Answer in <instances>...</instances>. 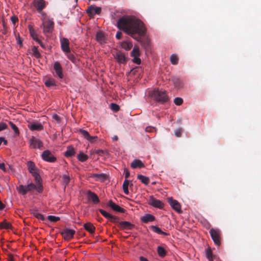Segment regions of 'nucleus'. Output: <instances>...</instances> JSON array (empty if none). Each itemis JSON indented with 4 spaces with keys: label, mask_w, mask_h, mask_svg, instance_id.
I'll return each mask as SVG.
<instances>
[{
    "label": "nucleus",
    "mask_w": 261,
    "mask_h": 261,
    "mask_svg": "<svg viewBox=\"0 0 261 261\" xmlns=\"http://www.w3.org/2000/svg\"><path fill=\"white\" fill-rule=\"evenodd\" d=\"M117 27L137 41H140L146 32L144 23L133 16L121 17L117 22Z\"/></svg>",
    "instance_id": "f257e3e1"
},
{
    "label": "nucleus",
    "mask_w": 261,
    "mask_h": 261,
    "mask_svg": "<svg viewBox=\"0 0 261 261\" xmlns=\"http://www.w3.org/2000/svg\"><path fill=\"white\" fill-rule=\"evenodd\" d=\"M149 96L156 101L164 103L168 101L169 98L165 90L158 89L149 92Z\"/></svg>",
    "instance_id": "f03ea898"
},
{
    "label": "nucleus",
    "mask_w": 261,
    "mask_h": 261,
    "mask_svg": "<svg viewBox=\"0 0 261 261\" xmlns=\"http://www.w3.org/2000/svg\"><path fill=\"white\" fill-rule=\"evenodd\" d=\"M42 21V25L43 27V32L45 35L47 34H51L54 31V22L53 20L46 19L43 17L41 19Z\"/></svg>",
    "instance_id": "7ed1b4c3"
},
{
    "label": "nucleus",
    "mask_w": 261,
    "mask_h": 261,
    "mask_svg": "<svg viewBox=\"0 0 261 261\" xmlns=\"http://www.w3.org/2000/svg\"><path fill=\"white\" fill-rule=\"evenodd\" d=\"M27 167L30 173H31L32 176L35 178L36 182H39L41 180V177L37 172V169L34 163L32 161L28 162Z\"/></svg>",
    "instance_id": "20e7f679"
},
{
    "label": "nucleus",
    "mask_w": 261,
    "mask_h": 261,
    "mask_svg": "<svg viewBox=\"0 0 261 261\" xmlns=\"http://www.w3.org/2000/svg\"><path fill=\"white\" fill-rule=\"evenodd\" d=\"M210 234L215 244L220 246L221 244V231L218 229L212 228L210 230Z\"/></svg>",
    "instance_id": "39448f33"
},
{
    "label": "nucleus",
    "mask_w": 261,
    "mask_h": 261,
    "mask_svg": "<svg viewBox=\"0 0 261 261\" xmlns=\"http://www.w3.org/2000/svg\"><path fill=\"white\" fill-rule=\"evenodd\" d=\"M75 231L71 229L65 228L61 231V234L66 241H69L73 238Z\"/></svg>",
    "instance_id": "423d86ee"
},
{
    "label": "nucleus",
    "mask_w": 261,
    "mask_h": 261,
    "mask_svg": "<svg viewBox=\"0 0 261 261\" xmlns=\"http://www.w3.org/2000/svg\"><path fill=\"white\" fill-rule=\"evenodd\" d=\"M140 55V54L139 47L135 46L130 53V56L134 58L133 59V62L137 64L138 65L140 64L141 62V59L139 58Z\"/></svg>",
    "instance_id": "0eeeda50"
},
{
    "label": "nucleus",
    "mask_w": 261,
    "mask_h": 261,
    "mask_svg": "<svg viewBox=\"0 0 261 261\" xmlns=\"http://www.w3.org/2000/svg\"><path fill=\"white\" fill-rule=\"evenodd\" d=\"M114 57L119 64H125L128 60L126 55L120 51H117L114 55Z\"/></svg>",
    "instance_id": "6e6552de"
},
{
    "label": "nucleus",
    "mask_w": 261,
    "mask_h": 261,
    "mask_svg": "<svg viewBox=\"0 0 261 261\" xmlns=\"http://www.w3.org/2000/svg\"><path fill=\"white\" fill-rule=\"evenodd\" d=\"M149 204L160 209L163 208L164 203L160 200L156 199L152 196H150L148 200Z\"/></svg>",
    "instance_id": "1a4fd4ad"
},
{
    "label": "nucleus",
    "mask_w": 261,
    "mask_h": 261,
    "mask_svg": "<svg viewBox=\"0 0 261 261\" xmlns=\"http://www.w3.org/2000/svg\"><path fill=\"white\" fill-rule=\"evenodd\" d=\"M42 158L43 160L48 162L53 163L56 161V158L48 150H46L43 152Z\"/></svg>",
    "instance_id": "9d476101"
},
{
    "label": "nucleus",
    "mask_w": 261,
    "mask_h": 261,
    "mask_svg": "<svg viewBox=\"0 0 261 261\" xmlns=\"http://www.w3.org/2000/svg\"><path fill=\"white\" fill-rule=\"evenodd\" d=\"M30 146L34 149H40L43 147V143L40 140L35 137H32L30 140Z\"/></svg>",
    "instance_id": "9b49d317"
},
{
    "label": "nucleus",
    "mask_w": 261,
    "mask_h": 261,
    "mask_svg": "<svg viewBox=\"0 0 261 261\" xmlns=\"http://www.w3.org/2000/svg\"><path fill=\"white\" fill-rule=\"evenodd\" d=\"M168 201L172 208L178 213H181V205L177 200L173 199L172 197H170L168 198Z\"/></svg>",
    "instance_id": "f8f14e48"
},
{
    "label": "nucleus",
    "mask_w": 261,
    "mask_h": 261,
    "mask_svg": "<svg viewBox=\"0 0 261 261\" xmlns=\"http://www.w3.org/2000/svg\"><path fill=\"white\" fill-rule=\"evenodd\" d=\"M61 47L63 51L65 53H69L70 48L69 47V41L68 39L63 38L61 39Z\"/></svg>",
    "instance_id": "ddd939ff"
},
{
    "label": "nucleus",
    "mask_w": 261,
    "mask_h": 261,
    "mask_svg": "<svg viewBox=\"0 0 261 261\" xmlns=\"http://www.w3.org/2000/svg\"><path fill=\"white\" fill-rule=\"evenodd\" d=\"M33 4L37 11L41 12L46 6V2L44 0H34Z\"/></svg>",
    "instance_id": "4468645a"
},
{
    "label": "nucleus",
    "mask_w": 261,
    "mask_h": 261,
    "mask_svg": "<svg viewBox=\"0 0 261 261\" xmlns=\"http://www.w3.org/2000/svg\"><path fill=\"white\" fill-rule=\"evenodd\" d=\"M101 8L97 7L94 6H90L88 7L87 10H86L87 13L89 14L91 17L93 16L95 14H99L101 12Z\"/></svg>",
    "instance_id": "2eb2a0df"
},
{
    "label": "nucleus",
    "mask_w": 261,
    "mask_h": 261,
    "mask_svg": "<svg viewBox=\"0 0 261 261\" xmlns=\"http://www.w3.org/2000/svg\"><path fill=\"white\" fill-rule=\"evenodd\" d=\"M118 227L121 230H132L135 227V225L128 221H121Z\"/></svg>",
    "instance_id": "dca6fc26"
},
{
    "label": "nucleus",
    "mask_w": 261,
    "mask_h": 261,
    "mask_svg": "<svg viewBox=\"0 0 261 261\" xmlns=\"http://www.w3.org/2000/svg\"><path fill=\"white\" fill-rule=\"evenodd\" d=\"M87 198L89 201H91L94 204H97L99 202L98 196L90 190L87 192Z\"/></svg>",
    "instance_id": "f3484780"
},
{
    "label": "nucleus",
    "mask_w": 261,
    "mask_h": 261,
    "mask_svg": "<svg viewBox=\"0 0 261 261\" xmlns=\"http://www.w3.org/2000/svg\"><path fill=\"white\" fill-rule=\"evenodd\" d=\"M54 69L57 74V75L60 78L63 77V69L61 64L59 62H56L54 65Z\"/></svg>",
    "instance_id": "a211bd4d"
},
{
    "label": "nucleus",
    "mask_w": 261,
    "mask_h": 261,
    "mask_svg": "<svg viewBox=\"0 0 261 261\" xmlns=\"http://www.w3.org/2000/svg\"><path fill=\"white\" fill-rule=\"evenodd\" d=\"M107 205L117 212L124 213L125 212V210L124 208L121 207L120 206L113 202L112 200H110L108 202Z\"/></svg>",
    "instance_id": "6ab92c4d"
},
{
    "label": "nucleus",
    "mask_w": 261,
    "mask_h": 261,
    "mask_svg": "<svg viewBox=\"0 0 261 261\" xmlns=\"http://www.w3.org/2000/svg\"><path fill=\"white\" fill-rule=\"evenodd\" d=\"M79 132L85 139L89 141L91 143H93L94 140L97 138V136H91L89 133L86 130L81 129Z\"/></svg>",
    "instance_id": "aec40b11"
},
{
    "label": "nucleus",
    "mask_w": 261,
    "mask_h": 261,
    "mask_svg": "<svg viewBox=\"0 0 261 261\" xmlns=\"http://www.w3.org/2000/svg\"><path fill=\"white\" fill-rule=\"evenodd\" d=\"M96 40L100 44L107 42V38L105 34L101 31H98L96 34Z\"/></svg>",
    "instance_id": "412c9836"
},
{
    "label": "nucleus",
    "mask_w": 261,
    "mask_h": 261,
    "mask_svg": "<svg viewBox=\"0 0 261 261\" xmlns=\"http://www.w3.org/2000/svg\"><path fill=\"white\" fill-rule=\"evenodd\" d=\"M141 221L145 223H148L155 220V217L151 214H145L140 218Z\"/></svg>",
    "instance_id": "4be33fe9"
},
{
    "label": "nucleus",
    "mask_w": 261,
    "mask_h": 261,
    "mask_svg": "<svg viewBox=\"0 0 261 261\" xmlns=\"http://www.w3.org/2000/svg\"><path fill=\"white\" fill-rule=\"evenodd\" d=\"M90 177L100 181H104L107 179V175L104 173H94L91 174Z\"/></svg>",
    "instance_id": "5701e85b"
},
{
    "label": "nucleus",
    "mask_w": 261,
    "mask_h": 261,
    "mask_svg": "<svg viewBox=\"0 0 261 261\" xmlns=\"http://www.w3.org/2000/svg\"><path fill=\"white\" fill-rule=\"evenodd\" d=\"M130 166L133 169L137 168H142L144 167V165L141 160L136 159L132 162Z\"/></svg>",
    "instance_id": "b1692460"
},
{
    "label": "nucleus",
    "mask_w": 261,
    "mask_h": 261,
    "mask_svg": "<svg viewBox=\"0 0 261 261\" xmlns=\"http://www.w3.org/2000/svg\"><path fill=\"white\" fill-rule=\"evenodd\" d=\"M31 130H41L43 129V125L40 123H34L28 125Z\"/></svg>",
    "instance_id": "393cba45"
},
{
    "label": "nucleus",
    "mask_w": 261,
    "mask_h": 261,
    "mask_svg": "<svg viewBox=\"0 0 261 261\" xmlns=\"http://www.w3.org/2000/svg\"><path fill=\"white\" fill-rule=\"evenodd\" d=\"M84 227L87 231L91 233H94L95 230V227L90 222L85 223L84 224Z\"/></svg>",
    "instance_id": "a878e982"
},
{
    "label": "nucleus",
    "mask_w": 261,
    "mask_h": 261,
    "mask_svg": "<svg viewBox=\"0 0 261 261\" xmlns=\"http://www.w3.org/2000/svg\"><path fill=\"white\" fill-rule=\"evenodd\" d=\"M172 81L175 88H180L182 86V83L181 81L177 77H173Z\"/></svg>",
    "instance_id": "bb28decb"
},
{
    "label": "nucleus",
    "mask_w": 261,
    "mask_h": 261,
    "mask_svg": "<svg viewBox=\"0 0 261 261\" xmlns=\"http://www.w3.org/2000/svg\"><path fill=\"white\" fill-rule=\"evenodd\" d=\"M150 228L153 231L158 234H163L164 236H168L169 234L168 233L163 231L159 227L156 226L152 225L150 226Z\"/></svg>",
    "instance_id": "cd10ccee"
},
{
    "label": "nucleus",
    "mask_w": 261,
    "mask_h": 261,
    "mask_svg": "<svg viewBox=\"0 0 261 261\" xmlns=\"http://www.w3.org/2000/svg\"><path fill=\"white\" fill-rule=\"evenodd\" d=\"M121 47L126 50H130L133 47V43L129 41H123L121 43Z\"/></svg>",
    "instance_id": "c85d7f7f"
},
{
    "label": "nucleus",
    "mask_w": 261,
    "mask_h": 261,
    "mask_svg": "<svg viewBox=\"0 0 261 261\" xmlns=\"http://www.w3.org/2000/svg\"><path fill=\"white\" fill-rule=\"evenodd\" d=\"M206 256L209 261H213L215 258V255L213 254L212 249L210 247H208L205 250Z\"/></svg>",
    "instance_id": "c756f323"
},
{
    "label": "nucleus",
    "mask_w": 261,
    "mask_h": 261,
    "mask_svg": "<svg viewBox=\"0 0 261 261\" xmlns=\"http://www.w3.org/2000/svg\"><path fill=\"white\" fill-rule=\"evenodd\" d=\"M137 178L138 179H139L143 184H145V185H147L149 182V177L144 176L141 174H138Z\"/></svg>",
    "instance_id": "7c9ffc66"
},
{
    "label": "nucleus",
    "mask_w": 261,
    "mask_h": 261,
    "mask_svg": "<svg viewBox=\"0 0 261 261\" xmlns=\"http://www.w3.org/2000/svg\"><path fill=\"white\" fill-rule=\"evenodd\" d=\"M45 86L48 88L56 86V83L55 79L53 78H49L45 81L44 83Z\"/></svg>",
    "instance_id": "2f4dec72"
},
{
    "label": "nucleus",
    "mask_w": 261,
    "mask_h": 261,
    "mask_svg": "<svg viewBox=\"0 0 261 261\" xmlns=\"http://www.w3.org/2000/svg\"><path fill=\"white\" fill-rule=\"evenodd\" d=\"M75 154L74 149L72 147H69L65 152L64 154L66 157H71Z\"/></svg>",
    "instance_id": "473e14b6"
},
{
    "label": "nucleus",
    "mask_w": 261,
    "mask_h": 261,
    "mask_svg": "<svg viewBox=\"0 0 261 261\" xmlns=\"http://www.w3.org/2000/svg\"><path fill=\"white\" fill-rule=\"evenodd\" d=\"M77 159L82 162H84L86 161L88 156L86 154L84 153L83 152H80L77 155Z\"/></svg>",
    "instance_id": "72a5a7b5"
},
{
    "label": "nucleus",
    "mask_w": 261,
    "mask_h": 261,
    "mask_svg": "<svg viewBox=\"0 0 261 261\" xmlns=\"http://www.w3.org/2000/svg\"><path fill=\"white\" fill-rule=\"evenodd\" d=\"M157 252L160 257H164L166 255L167 251L162 246H158L157 248Z\"/></svg>",
    "instance_id": "f704fd0d"
},
{
    "label": "nucleus",
    "mask_w": 261,
    "mask_h": 261,
    "mask_svg": "<svg viewBox=\"0 0 261 261\" xmlns=\"http://www.w3.org/2000/svg\"><path fill=\"white\" fill-rule=\"evenodd\" d=\"M128 186H129V180L127 179H125L123 182L122 187H123V190L124 193L127 195H128L129 194V191H128Z\"/></svg>",
    "instance_id": "c9c22d12"
},
{
    "label": "nucleus",
    "mask_w": 261,
    "mask_h": 261,
    "mask_svg": "<svg viewBox=\"0 0 261 261\" xmlns=\"http://www.w3.org/2000/svg\"><path fill=\"white\" fill-rule=\"evenodd\" d=\"M0 227L4 229H9L11 227V224L6 220H4L0 223Z\"/></svg>",
    "instance_id": "e433bc0d"
},
{
    "label": "nucleus",
    "mask_w": 261,
    "mask_h": 261,
    "mask_svg": "<svg viewBox=\"0 0 261 261\" xmlns=\"http://www.w3.org/2000/svg\"><path fill=\"white\" fill-rule=\"evenodd\" d=\"M29 30L31 36L32 37L33 39L35 40L36 42L38 41L39 39L38 37L37 34L35 32V31L32 28H30Z\"/></svg>",
    "instance_id": "4c0bfd02"
},
{
    "label": "nucleus",
    "mask_w": 261,
    "mask_h": 261,
    "mask_svg": "<svg viewBox=\"0 0 261 261\" xmlns=\"http://www.w3.org/2000/svg\"><path fill=\"white\" fill-rule=\"evenodd\" d=\"M33 54L36 58H40L41 57V54L38 50L37 46H34L32 48Z\"/></svg>",
    "instance_id": "58836bf2"
},
{
    "label": "nucleus",
    "mask_w": 261,
    "mask_h": 261,
    "mask_svg": "<svg viewBox=\"0 0 261 261\" xmlns=\"http://www.w3.org/2000/svg\"><path fill=\"white\" fill-rule=\"evenodd\" d=\"M26 188L25 187V186L23 185H19L17 187V190L18 192L22 194V195H25L27 194V192L26 191Z\"/></svg>",
    "instance_id": "ea45409f"
},
{
    "label": "nucleus",
    "mask_w": 261,
    "mask_h": 261,
    "mask_svg": "<svg viewBox=\"0 0 261 261\" xmlns=\"http://www.w3.org/2000/svg\"><path fill=\"white\" fill-rule=\"evenodd\" d=\"M110 221L114 223H117L118 224V225L119 226V223L120 222L119 221V218L118 217H116L115 216L111 215V217L109 219Z\"/></svg>",
    "instance_id": "a19ab883"
},
{
    "label": "nucleus",
    "mask_w": 261,
    "mask_h": 261,
    "mask_svg": "<svg viewBox=\"0 0 261 261\" xmlns=\"http://www.w3.org/2000/svg\"><path fill=\"white\" fill-rule=\"evenodd\" d=\"M110 109L114 112L116 113L120 109L119 106L114 103H111L110 105Z\"/></svg>",
    "instance_id": "79ce46f5"
},
{
    "label": "nucleus",
    "mask_w": 261,
    "mask_h": 261,
    "mask_svg": "<svg viewBox=\"0 0 261 261\" xmlns=\"http://www.w3.org/2000/svg\"><path fill=\"white\" fill-rule=\"evenodd\" d=\"M170 61L173 65H176L178 63V58L175 55H172L170 57Z\"/></svg>",
    "instance_id": "37998d69"
},
{
    "label": "nucleus",
    "mask_w": 261,
    "mask_h": 261,
    "mask_svg": "<svg viewBox=\"0 0 261 261\" xmlns=\"http://www.w3.org/2000/svg\"><path fill=\"white\" fill-rule=\"evenodd\" d=\"M25 187L26 188V191L28 192L32 190L35 189L36 186L35 184L31 183L28 185L27 186H25Z\"/></svg>",
    "instance_id": "c03bdc74"
},
{
    "label": "nucleus",
    "mask_w": 261,
    "mask_h": 261,
    "mask_svg": "<svg viewBox=\"0 0 261 261\" xmlns=\"http://www.w3.org/2000/svg\"><path fill=\"white\" fill-rule=\"evenodd\" d=\"M67 58L73 63H75L76 62V58L72 54L70 53H65Z\"/></svg>",
    "instance_id": "a18cd8bd"
},
{
    "label": "nucleus",
    "mask_w": 261,
    "mask_h": 261,
    "mask_svg": "<svg viewBox=\"0 0 261 261\" xmlns=\"http://www.w3.org/2000/svg\"><path fill=\"white\" fill-rule=\"evenodd\" d=\"M47 219L51 222H57L60 220V217H56L52 215L48 216Z\"/></svg>",
    "instance_id": "49530a36"
},
{
    "label": "nucleus",
    "mask_w": 261,
    "mask_h": 261,
    "mask_svg": "<svg viewBox=\"0 0 261 261\" xmlns=\"http://www.w3.org/2000/svg\"><path fill=\"white\" fill-rule=\"evenodd\" d=\"M99 212L100 213V214L105 217L106 218L109 219V218L111 217V214L107 213L105 211L102 209H99Z\"/></svg>",
    "instance_id": "de8ad7c7"
},
{
    "label": "nucleus",
    "mask_w": 261,
    "mask_h": 261,
    "mask_svg": "<svg viewBox=\"0 0 261 261\" xmlns=\"http://www.w3.org/2000/svg\"><path fill=\"white\" fill-rule=\"evenodd\" d=\"M33 215L34 216L37 218V219H40V220H44V216L40 214V213H39L38 212H35L34 213H33Z\"/></svg>",
    "instance_id": "09e8293b"
},
{
    "label": "nucleus",
    "mask_w": 261,
    "mask_h": 261,
    "mask_svg": "<svg viewBox=\"0 0 261 261\" xmlns=\"http://www.w3.org/2000/svg\"><path fill=\"white\" fill-rule=\"evenodd\" d=\"M9 123L11 125V128L14 130L15 134L17 135H19V129H18V127L16 126V125L11 122H10Z\"/></svg>",
    "instance_id": "8fccbe9b"
},
{
    "label": "nucleus",
    "mask_w": 261,
    "mask_h": 261,
    "mask_svg": "<svg viewBox=\"0 0 261 261\" xmlns=\"http://www.w3.org/2000/svg\"><path fill=\"white\" fill-rule=\"evenodd\" d=\"M174 103L177 106L181 105L183 102V100L180 97H176L174 100Z\"/></svg>",
    "instance_id": "3c124183"
},
{
    "label": "nucleus",
    "mask_w": 261,
    "mask_h": 261,
    "mask_svg": "<svg viewBox=\"0 0 261 261\" xmlns=\"http://www.w3.org/2000/svg\"><path fill=\"white\" fill-rule=\"evenodd\" d=\"M175 135L177 137H180L182 134V129L181 128H179L174 131Z\"/></svg>",
    "instance_id": "603ef678"
},
{
    "label": "nucleus",
    "mask_w": 261,
    "mask_h": 261,
    "mask_svg": "<svg viewBox=\"0 0 261 261\" xmlns=\"http://www.w3.org/2000/svg\"><path fill=\"white\" fill-rule=\"evenodd\" d=\"M63 181L64 182V184H65V185H67L69 182V180H70V178L69 177V176L67 175H64L63 176Z\"/></svg>",
    "instance_id": "864d4df0"
},
{
    "label": "nucleus",
    "mask_w": 261,
    "mask_h": 261,
    "mask_svg": "<svg viewBox=\"0 0 261 261\" xmlns=\"http://www.w3.org/2000/svg\"><path fill=\"white\" fill-rule=\"evenodd\" d=\"M37 184H38V186H36V188H35L37 191L39 192V193H41L42 192V190H43V187L40 184V182H36Z\"/></svg>",
    "instance_id": "5fc2aeb1"
},
{
    "label": "nucleus",
    "mask_w": 261,
    "mask_h": 261,
    "mask_svg": "<svg viewBox=\"0 0 261 261\" xmlns=\"http://www.w3.org/2000/svg\"><path fill=\"white\" fill-rule=\"evenodd\" d=\"M7 127V125L4 122L0 123V132L6 129Z\"/></svg>",
    "instance_id": "6e6d98bb"
},
{
    "label": "nucleus",
    "mask_w": 261,
    "mask_h": 261,
    "mask_svg": "<svg viewBox=\"0 0 261 261\" xmlns=\"http://www.w3.org/2000/svg\"><path fill=\"white\" fill-rule=\"evenodd\" d=\"M53 119L57 121V123L61 122V118L59 115H52Z\"/></svg>",
    "instance_id": "4d7b16f0"
},
{
    "label": "nucleus",
    "mask_w": 261,
    "mask_h": 261,
    "mask_svg": "<svg viewBox=\"0 0 261 261\" xmlns=\"http://www.w3.org/2000/svg\"><path fill=\"white\" fill-rule=\"evenodd\" d=\"M11 20L12 21V23L15 24V23L18 21V19L17 17L13 16L11 17Z\"/></svg>",
    "instance_id": "13d9d810"
},
{
    "label": "nucleus",
    "mask_w": 261,
    "mask_h": 261,
    "mask_svg": "<svg viewBox=\"0 0 261 261\" xmlns=\"http://www.w3.org/2000/svg\"><path fill=\"white\" fill-rule=\"evenodd\" d=\"M155 129V128L150 126H147L145 128V131L147 132H152Z\"/></svg>",
    "instance_id": "bf43d9fd"
},
{
    "label": "nucleus",
    "mask_w": 261,
    "mask_h": 261,
    "mask_svg": "<svg viewBox=\"0 0 261 261\" xmlns=\"http://www.w3.org/2000/svg\"><path fill=\"white\" fill-rule=\"evenodd\" d=\"M124 172L125 179H127L129 177L130 175L129 171L127 169H125Z\"/></svg>",
    "instance_id": "052dcab7"
},
{
    "label": "nucleus",
    "mask_w": 261,
    "mask_h": 261,
    "mask_svg": "<svg viewBox=\"0 0 261 261\" xmlns=\"http://www.w3.org/2000/svg\"><path fill=\"white\" fill-rule=\"evenodd\" d=\"M122 33L120 32H117L116 35V38L117 39H120L122 37Z\"/></svg>",
    "instance_id": "680f3d73"
},
{
    "label": "nucleus",
    "mask_w": 261,
    "mask_h": 261,
    "mask_svg": "<svg viewBox=\"0 0 261 261\" xmlns=\"http://www.w3.org/2000/svg\"><path fill=\"white\" fill-rule=\"evenodd\" d=\"M4 142L5 145L7 144V141L4 137H0V145Z\"/></svg>",
    "instance_id": "e2e57ef3"
},
{
    "label": "nucleus",
    "mask_w": 261,
    "mask_h": 261,
    "mask_svg": "<svg viewBox=\"0 0 261 261\" xmlns=\"http://www.w3.org/2000/svg\"><path fill=\"white\" fill-rule=\"evenodd\" d=\"M37 42H38V44H39V45L43 48H44L45 47V45L44 44V43L40 40H38V41H37Z\"/></svg>",
    "instance_id": "0e129e2a"
},
{
    "label": "nucleus",
    "mask_w": 261,
    "mask_h": 261,
    "mask_svg": "<svg viewBox=\"0 0 261 261\" xmlns=\"http://www.w3.org/2000/svg\"><path fill=\"white\" fill-rule=\"evenodd\" d=\"M0 169L3 170V171L6 170L5 164L4 163H0Z\"/></svg>",
    "instance_id": "69168bd1"
},
{
    "label": "nucleus",
    "mask_w": 261,
    "mask_h": 261,
    "mask_svg": "<svg viewBox=\"0 0 261 261\" xmlns=\"http://www.w3.org/2000/svg\"><path fill=\"white\" fill-rule=\"evenodd\" d=\"M17 43L18 44H19L20 45V46H22V41L21 40V39H20V37H19L18 40H17Z\"/></svg>",
    "instance_id": "338daca9"
},
{
    "label": "nucleus",
    "mask_w": 261,
    "mask_h": 261,
    "mask_svg": "<svg viewBox=\"0 0 261 261\" xmlns=\"http://www.w3.org/2000/svg\"><path fill=\"white\" fill-rule=\"evenodd\" d=\"M140 261H148L147 258H146L145 257H144L143 256L140 257Z\"/></svg>",
    "instance_id": "774afa93"
}]
</instances>
